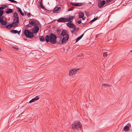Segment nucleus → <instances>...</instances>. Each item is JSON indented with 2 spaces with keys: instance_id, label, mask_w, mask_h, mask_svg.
<instances>
[{
  "instance_id": "f257e3e1",
  "label": "nucleus",
  "mask_w": 132,
  "mask_h": 132,
  "mask_svg": "<svg viewBox=\"0 0 132 132\" xmlns=\"http://www.w3.org/2000/svg\"><path fill=\"white\" fill-rule=\"evenodd\" d=\"M56 36L54 34H51L49 36L47 35L45 37V40L47 42H50L52 44H54L57 42L56 40Z\"/></svg>"
},
{
  "instance_id": "f03ea898",
  "label": "nucleus",
  "mask_w": 132,
  "mask_h": 132,
  "mask_svg": "<svg viewBox=\"0 0 132 132\" xmlns=\"http://www.w3.org/2000/svg\"><path fill=\"white\" fill-rule=\"evenodd\" d=\"M81 124L80 122L78 121H76L74 122L72 126V128L75 130H80L81 128Z\"/></svg>"
},
{
  "instance_id": "7ed1b4c3",
  "label": "nucleus",
  "mask_w": 132,
  "mask_h": 132,
  "mask_svg": "<svg viewBox=\"0 0 132 132\" xmlns=\"http://www.w3.org/2000/svg\"><path fill=\"white\" fill-rule=\"evenodd\" d=\"M24 34L26 37L28 38H32L34 37L32 32L27 29L24 30Z\"/></svg>"
},
{
  "instance_id": "20e7f679",
  "label": "nucleus",
  "mask_w": 132,
  "mask_h": 132,
  "mask_svg": "<svg viewBox=\"0 0 132 132\" xmlns=\"http://www.w3.org/2000/svg\"><path fill=\"white\" fill-rule=\"evenodd\" d=\"M31 20L30 19L29 21V23H30L31 25H32L35 26H37V25H38L39 22L38 21L34 19V21H30Z\"/></svg>"
},
{
  "instance_id": "39448f33",
  "label": "nucleus",
  "mask_w": 132,
  "mask_h": 132,
  "mask_svg": "<svg viewBox=\"0 0 132 132\" xmlns=\"http://www.w3.org/2000/svg\"><path fill=\"white\" fill-rule=\"evenodd\" d=\"M79 69H73L69 71V75L70 76H72L76 73L77 71Z\"/></svg>"
},
{
  "instance_id": "423d86ee",
  "label": "nucleus",
  "mask_w": 132,
  "mask_h": 132,
  "mask_svg": "<svg viewBox=\"0 0 132 132\" xmlns=\"http://www.w3.org/2000/svg\"><path fill=\"white\" fill-rule=\"evenodd\" d=\"M69 38V35H67L65 37H63L61 43L60 44H63L67 42V41L68 40Z\"/></svg>"
},
{
  "instance_id": "0eeeda50",
  "label": "nucleus",
  "mask_w": 132,
  "mask_h": 132,
  "mask_svg": "<svg viewBox=\"0 0 132 132\" xmlns=\"http://www.w3.org/2000/svg\"><path fill=\"white\" fill-rule=\"evenodd\" d=\"M13 17L14 18L13 19V21L16 20L17 22H19V17L18 14L16 12H14L13 14Z\"/></svg>"
},
{
  "instance_id": "6e6552de",
  "label": "nucleus",
  "mask_w": 132,
  "mask_h": 132,
  "mask_svg": "<svg viewBox=\"0 0 132 132\" xmlns=\"http://www.w3.org/2000/svg\"><path fill=\"white\" fill-rule=\"evenodd\" d=\"M68 20L67 18H61L57 20V21L59 22H68Z\"/></svg>"
},
{
  "instance_id": "1a4fd4ad",
  "label": "nucleus",
  "mask_w": 132,
  "mask_h": 132,
  "mask_svg": "<svg viewBox=\"0 0 132 132\" xmlns=\"http://www.w3.org/2000/svg\"><path fill=\"white\" fill-rule=\"evenodd\" d=\"M39 30V28L38 27V26H35L32 29V33L35 34L37 33Z\"/></svg>"
},
{
  "instance_id": "9d476101",
  "label": "nucleus",
  "mask_w": 132,
  "mask_h": 132,
  "mask_svg": "<svg viewBox=\"0 0 132 132\" xmlns=\"http://www.w3.org/2000/svg\"><path fill=\"white\" fill-rule=\"evenodd\" d=\"M66 24L68 27L71 28H75V27H76V26L72 23L69 22L67 23Z\"/></svg>"
},
{
  "instance_id": "9b49d317",
  "label": "nucleus",
  "mask_w": 132,
  "mask_h": 132,
  "mask_svg": "<svg viewBox=\"0 0 132 132\" xmlns=\"http://www.w3.org/2000/svg\"><path fill=\"white\" fill-rule=\"evenodd\" d=\"M105 1L104 0H103L100 1L98 4V6L99 8H101L105 4Z\"/></svg>"
},
{
  "instance_id": "f8f14e48",
  "label": "nucleus",
  "mask_w": 132,
  "mask_h": 132,
  "mask_svg": "<svg viewBox=\"0 0 132 132\" xmlns=\"http://www.w3.org/2000/svg\"><path fill=\"white\" fill-rule=\"evenodd\" d=\"M70 4L72 5L75 6H79L82 5V3H71Z\"/></svg>"
},
{
  "instance_id": "ddd939ff",
  "label": "nucleus",
  "mask_w": 132,
  "mask_h": 132,
  "mask_svg": "<svg viewBox=\"0 0 132 132\" xmlns=\"http://www.w3.org/2000/svg\"><path fill=\"white\" fill-rule=\"evenodd\" d=\"M61 35L63 37L65 36H67V35H69L68 34H67V32H66V30H63L62 31L61 34Z\"/></svg>"
},
{
  "instance_id": "4468645a",
  "label": "nucleus",
  "mask_w": 132,
  "mask_h": 132,
  "mask_svg": "<svg viewBox=\"0 0 132 132\" xmlns=\"http://www.w3.org/2000/svg\"><path fill=\"white\" fill-rule=\"evenodd\" d=\"M39 98V97L38 96H37L35 97L34 98H32V100H30L29 102V103H31L32 102H35V101L38 100Z\"/></svg>"
},
{
  "instance_id": "2eb2a0df",
  "label": "nucleus",
  "mask_w": 132,
  "mask_h": 132,
  "mask_svg": "<svg viewBox=\"0 0 132 132\" xmlns=\"http://www.w3.org/2000/svg\"><path fill=\"white\" fill-rule=\"evenodd\" d=\"M16 21V20H15V21H14V22H13L11 23L12 27H16L18 26L17 23H18L19 22H17Z\"/></svg>"
},
{
  "instance_id": "dca6fc26",
  "label": "nucleus",
  "mask_w": 132,
  "mask_h": 132,
  "mask_svg": "<svg viewBox=\"0 0 132 132\" xmlns=\"http://www.w3.org/2000/svg\"><path fill=\"white\" fill-rule=\"evenodd\" d=\"M5 12L6 14H9L12 13L13 11L12 9H7L5 10Z\"/></svg>"
},
{
  "instance_id": "f3484780",
  "label": "nucleus",
  "mask_w": 132,
  "mask_h": 132,
  "mask_svg": "<svg viewBox=\"0 0 132 132\" xmlns=\"http://www.w3.org/2000/svg\"><path fill=\"white\" fill-rule=\"evenodd\" d=\"M60 7H55L53 9V12L54 13H56L58 12V11Z\"/></svg>"
},
{
  "instance_id": "a211bd4d",
  "label": "nucleus",
  "mask_w": 132,
  "mask_h": 132,
  "mask_svg": "<svg viewBox=\"0 0 132 132\" xmlns=\"http://www.w3.org/2000/svg\"><path fill=\"white\" fill-rule=\"evenodd\" d=\"M74 18V16H70L69 18L68 19V21H69L70 22H72L73 21V19Z\"/></svg>"
},
{
  "instance_id": "6ab92c4d",
  "label": "nucleus",
  "mask_w": 132,
  "mask_h": 132,
  "mask_svg": "<svg viewBox=\"0 0 132 132\" xmlns=\"http://www.w3.org/2000/svg\"><path fill=\"white\" fill-rule=\"evenodd\" d=\"M7 22L6 21H4V20H2V21L0 20V23L3 25H5L6 24Z\"/></svg>"
},
{
  "instance_id": "aec40b11",
  "label": "nucleus",
  "mask_w": 132,
  "mask_h": 132,
  "mask_svg": "<svg viewBox=\"0 0 132 132\" xmlns=\"http://www.w3.org/2000/svg\"><path fill=\"white\" fill-rule=\"evenodd\" d=\"M84 35V34L81 35L80 36L78 37L76 39V42H78V41H79L80 39H81L82 37H83Z\"/></svg>"
},
{
  "instance_id": "412c9836",
  "label": "nucleus",
  "mask_w": 132,
  "mask_h": 132,
  "mask_svg": "<svg viewBox=\"0 0 132 132\" xmlns=\"http://www.w3.org/2000/svg\"><path fill=\"white\" fill-rule=\"evenodd\" d=\"M84 16V13L83 12H81L79 14V18H83Z\"/></svg>"
},
{
  "instance_id": "4be33fe9",
  "label": "nucleus",
  "mask_w": 132,
  "mask_h": 132,
  "mask_svg": "<svg viewBox=\"0 0 132 132\" xmlns=\"http://www.w3.org/2000/svg\"><path fill=\"white\" fill-rule=\"evenodd\" d=\"M39 39L42 42H43L45 41V39L44 37L43 36H40L39 37Z\"/></svg>"
},
{
  "instance_id": "5701e85b",
  "label": "nucleus",
  "mask_w": 132,
  "mask_h": 132,
  "mask_svg": "<svg viewBox=\"0 0 132 132\" xmlns=\"http://www.w3.org/2000/svg\"><path fill=\"white\" fill-rule=\"evenodd\" d=\"M123 129L125 131H127L129 130V128L127 126H125L123 128Z\"/></svg>"
},
{
  "instance_id": "b1692460",
  "label": "nucleus",
  "mask_w": 132,
  "mask_h": 132,
  "mask_svg": "<svg viewBox=\"0 0 132 132\" xmlns=\"http://www.w3.org/2000/svg\"><path fill=\"white\" fill-rule=\"evenodd\" d=\"M17 8L18 9L19 11L20 12L21 15H22V16H24V14L22 12V11L21 9H20V8L18 7Z\"/></svg>"
},
{
  "instance_id": "393cba45",
  "label": "nucleus",
  "mask_w": 132,
  "mask_h": 132,
  "mask_svg": "<svg viewBox=\"0 0 132 132\" xmlns=\"http://www.w3.org/2000/svg\"><path fill=\"white\" fill-rule=\"evenodd\" d=\"M76 27H75V28H73L74 29L72 30L71 31V32L72 33H75L77 32V31L78 30V29H79V28H78L77 29L76 28Z\"/></svg>"
},
{
  "instance_id": "a878e982",
  "label": "nucleus",
  "mask_w": 132,
  "mask_h": 132,
  "mask_svg": "<svg viewBox=\"0 0 132 132\" xmlns=\"http://www.w3.org/2000/svg\"><path fill=\"white\" fill-rule=\"evenodd\" d=\"M5 27L8 29L12 27L11 23L7 24V25L5 26Z\"/></svg>"
},
{
  "instance_id": "bb28decb",
  "label": "nucleus",
  "mask_w": 132,
  "mask_h": 132,
  "mask_svg": "<svg viewBox=\"0 0 132 132\" xmlns=\"http://www.w3.org/2000/svg\"><path fill=\"white\" fill-rule=\"evenodd\" d=\"M10 32L12 34H15L17 33L18 31L16 30H13L10 31Z\"/></svg>"
},
{
  "instance_id": "cd10ccee",
  "label": "nucleus",
  "mask_w": 132,
  "mask_h": 132,
  "mask_svg": "<svg viewBox=\"0 0 132 132\" xmlns=\"http://www.w3.org/2000/svg\"><path fill=\"white\" fill-rule=\"evenodd\" d=\"M110 86V85L107 84H103L102 85V87H108Z\"/></svg>"
},
{
  "instance_id": "c85d7f7f",
  "label": "nucleus",
  "mask_w": 132,
  "mask_h": 132,
  "mask_svg": "<svg viewBox=\"0 0 132 132\" xmlns=\"http://www.w3.org/2000/svg\"><path fill=\"white\" fill-rule=\"evenodd\" d=\"M4 13V11L3 10H0V16H2Z\"/></svg>"
},
{
  "instance_id": "c756f323",
  "label": "nucleus",
  "mask_w": 132,
  "mask_h": 132,
  "mask_svg": "<svg viewBox=\"0 0 132 132\" xmlns=\"http://www.w3.org/2000/svg\"><path fill=\"white\" fill-rule=\"evenodd\" d=\"M40 6L42 8V9H44V7L43 5L42 2H40Z\"/></svg>"
},
{
  "instance_id": "7c9ffc66",
  "label": "nucleus",
  "mask_w": 132,
  "mask_h": 132,
  "mask_svg": "<svg viewBox=\"0 0 132 132\" xmlns=\"http://www.w3.org/2000/svg\"><path fill=\"white\" fill-rule=\"evenodd\" d=\"M74 9V7H70L69 9L68 10V11H70L73 10Z\"/></svg>"
},
{
  "instance_id": "2f4dec72",
  "label": "nucleus",
  "mask_w": 132,
  "mask_h": 132,
  "mask_svg": "<svg viewBox=\"0 0 132 132\" xmlns=\"http://www.w3.org/2000/svg\"><path fill=\"white\" fill-rule=\"evenodd\" d=\"M8 1L11 2L13 3H17V2L14 1V0H8Z\"/></svg>"
},
{
  "instance_id": "473e14b6",
  "label": "nucleus",
  "mask_w": 132,
  "mask_h": 132,
  "mask_svg": "<svg viewBox=\"0 0 132 132\" xmlns=\"http://www.w3.org/2000/svg\"><path fill=\"white\" fill-rule=\"evenodd\" d=\"M126 126L128 127L129 128L131 127V125L129 123H128Z\"/></svg>"
},
{
  "instance_id": "72a5a7b5",
  "label": "nucleus",
  "mask_w": 132,
  "mask_h": 132,
  "mask_svg": "<svg viewBox=\"0 0 132 132\" xmlns=\"http://www.w3.org/2000/svg\"><path fill=\"white\" fill-rule=\"evenodd\" d=\"M107 56V54H106V53H103V56L104 57H105Z\"/></svg>"
},
{
  "instance_id": "f704fd0d",
  "label": "nucleus",
  "mask_w": 132,
  "mask_h": 132,
  "mask_svg": "<svg viewBox=\"0 0 132 132\" xmlns=\"http://www.w3.org/2000/svg\"><path fill=\"white\" fill-rule=\"evenodd\" d=\"M4 9V7H3V6L0 7V10H3Z\"/></svg>"
},
{
  "instance_id": "c9c22d12",
  "label": "nucleus",
  "mask_w": 132,
  "mask_h": 132,
  "mask_svg": "<svg viewBox=\"0 0 132 132\" xmlns=\"http://www.w3.org/2000/svg\"><path fill=\"white\" fill-rule=\"evenodd\" d=\"M12 47L14 49H15L16 50H18L19 49L18 48L15 47L13 46V47Z\"/></svg>"
},
{
  "instance_id": "e433bc0d",
  "label": "nucleus",
  "mask_w": 132,
  "mask_h": 132,
  "mask_svg": "<svg viewBox=\"0 0 132 132\" xmlns=\"http://www.w3.org/2000/svg\"><path fill=\"white\" fill-rule=\"evenodd\" d=\"M31 15H32L30 14V13H29L27 14V15L29 17H30Z\"/></svg>"
},
{
  "instance_id": "4c0bfd02",
  "label": "nucleus",
  "mask_w": 132,
  "mask_h": 132,
  "mask_svg": "<svg viewBox=\"0 0 132 132\" xmlns=\"http://www.w3.org/2000/svg\"><path fill=\"white\" fill-rule=\"evenodd\" d=\"M79 24L81 23V20H79L77 22Z\"/></svg>"
},
{
  "instance_id": "58836bf2",
  "label": "nucleus",
  "mask_w": 132,
  "mask_h": 132,
  "mask_svg": "<svg viewBox=\"0 0 132 132\" xmlns=\"http://www.w3.org/2000/svg\"><path fill=\"white\" fill-rule=\"evenodd\" d=\"M2 20H3V17L2 16H0V20L2 21Z\"/></svg>"
},
{
  "instance_id": "ea45409f",
  "label": "nucleus",
  "mask_w": 132,
  "mask_h": 132,
  "mask_svg": "<svg viewBox=\"0 0 132 132\" xmlns=\"http://www.w3.org/2000/svg\"><path fill=\"white\" fill-rule=\"evenodd\" d=\"M94 21V20L93 19L91 21H90L89 22V23L90 24H91V23L92 22H93V21Z\"/></svg>"
},
{
  "instance_id": "a19ab883",
  "label": "nucleus",
  "mask_w": 132,
  "mask_h": 132,
  "mask_svg": "<svg viewBox=\"0 0 132 132\" xmlns=\"http://www.w3.org/2000/svg\"><path fill=\"white\" fill-rule=\"evenodd\" d=\"M26 26L27 27H31V24H30V25H29V24H27V25Z\"/></svg>"
},
{
  "instance_id": "79ce46f5",
  "label": "nucleus",
  "mask_w": 132,
  "mask_h": 132,
  "mask_svg": "<svg viewBox=\"0 0 132 132\" xmlns=\"http://www.w3.org/2000/svg\"><path fill=\"white\" fill-rule=\"evenodd\" d=\"M112 0H106V1L107 2H111Z\"/></svg>"
},
{
  "instance_id": "37998d69",
  "label": "nucleus",
  "mask_w": 132,
  "mask_h": 132,
  "mask_svg": "<svg viewBox=\"0 0 132 132\" xmlns=\"http://www.w3.org/2000/svg\"><path fill=\"white\" fill-rule=\"evenodd\" d=\"M21 30H19L18 31L17 33L19 35L20 33L21 32Z\"/></svg>"
},
{
  "instance_id": "c03bdc74",
  "label": "nucleus",
  "mask_w": 132,
  "mask_h": 132,
  "mask_svg": "<svg viewBox=\"0 0 132 132\" xmlns=\"http://www.w3.org/2000/svg\"><path fill=\"white\" fill-rule=\"evenodd\" d=\"M82 54H79V55H78V57H80V56H82Z\"/></svg>"
},
{
  "instance_id": "a18cd8bd",
  "label": "nucleus",
  "mask_w": 132,
  "mask_h": 132,
  "mask_svg": "<svg viewBox=\"0 0 132 132\" xmlns=\"http://www.w3.org/2000/svg\"><path fill=\"white\" fill-rule=\"evenodd\" d=\"M98 35H96V36L95 38H97L98 37Z\"/></svg>"
},
{
  "instance_id": "49530a36",
  "label": "nucleus",
  "mask_w": 132,
  "mask_h": 132,
  "mask_svg": "<svg viewBox=\"0 0 132 132\" xmlns=\"http://www.w3.org/2000/svg\"><path fill=\"white\" fill-rule=\"evenodd\" d=\"M2 5L3 6V7H4V8L5 7H6L7 6V5Z\"/></svg>"
},
{
  "instance_id": "de8ad7c7",
  "label": "nucleus",
  "mask_w": 132,
  "mask_h": 132,
  "mask_svg": "<svg viewBox=\"0 0 132 132\" xmlns=\"http://www.w3.org/2000/svg\"><path fill=\"white\" fill-rule=\"evenodd\" d=\"M98 17H96L95 18V19L96 20H97L98 19Z\"/></svg>"
},
{
  "instance_id": "09e8293b",
  "label": "nucleus",
  "mask_w": 132,
  "mask_h": 132,
  "mask_svg": "<svg viewBox=\"0 0 132 132\" xmlns=\"http://www.w3.org/2000/svg\"><path fill=\"white\" fill-rule=\"evenodd\" d=\"M24 14H25V15H26V11H24Z\"/></svg>"
},
{
  "instance_id": "8fccbe9b",
  "label": "nucleus",
  "mask_w": 132,
  "mask_h": 132,
  "mask_svg": "<svg viewBox=\"0 0 132 132\" xmlns=\"http://www.w3.org/2000/svg\"><path fill=\"white\" fill-rule=\"evenodd\" d=\"M93 20H94V21L95 20H96L95 19V18H94L93 19Z\"/></svg>"
},
{
  "instance_id": "3c124183",
  "label": "nucleus",
  "mask_w": 132,
  "mask_h": 132,
  "mask_svg": "<svg viewBox=\"0 0 132 132\" xmlns=\"http://www.w3.org/2000/svg\"><path fill=\"white\" fill-rule=\"evenodd\" d=\"M130 51L132 53V50H130Z\"/></svg>"
},
{
  "instance_id": "603ef678",
  "label": "nucleus",
  "mask_w": 132,
  "mask_h": 132,
  "mask_svg": "<svg viewBox=\"0 0 132 132\" xmlns=\"http://www.w3.org/2000/svg\"><path fill=\"white\" fill-rule=\"evenodd\" d=\"M42 2V0H40V2Z\"/></svg>"
},
{
  "instance_id": "864d4df0",
  "label": "nucleus",
  "mask_w": 132,
  "mask_h": 132,
  "mask_svg": "<svg viewBox=\"0 0 132 132\" xmlns=\"http://www.w3.org/2000/svg\"><path fill=\"white\" fill-rule=\"evenodd\" d=\"M1 50V48H0V51Z\"/></svg>"
},
{
  "instance_id": "5fc2aeb1",
  "label": "nucleus",
  "mask_w": 132,
  "mask_h": 132,
  "mask_svg": "<svg viewBox=\"0 0 132 132\" xmlns=\"http://www.w3.org/2000/svg\"><path fill=\"white\" fill-rule=\"evenodd\" d=\"M84 18H83L82 20H84Z\"/></svg>"
},
{
  "instance_id": "6e6d98bb",
  "label": "nucleus",
  "mask_w": 132,
  "mask_h": 132,
  "mask_svg": "<svg viewBox=\"0 0 132 132\" xmlns=\"http://www.w3.org/2000/svg\"><path fill=\"white\" fill-rule=\"evenodd\" d=\"M57 44H59V43H58V42H57Z\"/></svg>"
}]
</instances>
